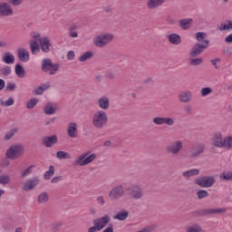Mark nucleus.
Returning a JSON list of instances; mask_svg holds the SVG:
<instances>
[{
    "instance_id": "23",
    "label": "nucleus",
    "mask_w": 232,
    "mask_h": 232,
    "mask_svg": "<svg viewBox=\"0 0 232 232\" xmlns=\"http://www.w3.org/2000/svg\"><path fill=\"white\" fill-rule=\"evenodd\" d=\"M58 140L57 135L47 136L44 138V144L46 148H52L53 144H57Z\"/></svg>"
},
{
    "instance_id": "62",
    "label": "nucleus",
    "mask_w": 232,
    "mask_h": 232,
    "mask_svg": "<svg viewBox=\"0 0 232 232\" xmlns=\"http://www.w3.org/2000/svg\"><path fill=\"white\" fill-rule=\"evenodd\" d=\"M151 82H153L151 78H147L144 80V84H151Z\"/></svg>"
},
{
    "instance_id": "48",
    "label": "nucleus",
    "mask_w": 232,
    "mask_h": 232,
    "mask_svg": "<svg viewBox=\"0 0 232 232\" xmlns=\"http://www.w3.org/2000/svg\"><path fill=\"white\" fill-rule=\"evenodd\" d=\"M34 166L32 165L30 167H28L27 169H25L23 172H22V177L24 178V177H28L29 175L32 174V171H34Z\"/></svg>"
},
{
    "instance_id": "31",
    "label": "nucleus",
    "mask_w": 232,
    "mask_h": 232,
    "mask_svg": "<svg viewBox=\"0 0 232 232\" xmlns=\"http://www.w3.org/2000/svg\"><path fill=\"white\" fill-rule=\"evenodd\" d=\"M55 175V167L53 165L49 166L48 170L44 173V180H50L53 176Z\"/></svg>"
},
{
    "instance_id": "28",
    "label": "nucleus",
    "mask_w": 232,
    "mask_h": 232,
    "mask_svg": "<svg viewBox=\"0 0 232 232\" xmlns=\"http://www.w3.org/2000/svg\"><path fill=\"white\" fill-rule=\"evenodd\" d=\"M128 215H130V213L128 212V210H121L119 211L116 215L113 216L114 220H126V218H128Z\"/></svg>"
},
{
    "instance_id": "11",
    "label": "nucleus",
    "mask_w": 232,
    "mask_h": 232,
    "mask_svg": "<svg viewBox=\"0 0 232 232\" xmlns=\"http://www.w3.org/2000/svg\"><path fill=\"white\" fill-rule=\"evenodd\" d=\"M14 7L8 2L0 3V17H12Z\"/></svg>"
},
{
    "instance_id": "20",
    "label": "nucleus",
    "mask_w": 232,
    "mask_h": 232,
    "mask_svg": "<svg viewBox=\"0 0 232 232\" xmlns=\"http://www.w3.org/2000/svg\"><path fill=\"white\" fill-rule=\"evenodd\" d=\"M67 135L71 139H77L79 132L77 131V123L70 122L67 126Z\"/></svg>"
},
{
    "instance_id": "26",
    "label": "nucleus",
    "mask_w": 232,
    "mask_h": 232,
    "mask_svg": "<svg viewBox=\"0 0 232 232\" xmlns=\"http://www.w3.org/2000/svg\"><path fill=\"white\" fill-rule=\"evenodd\" d=\"M169 39V43H170V44H174L175 46L180 44V43H182V37H180L179 34H171L168 36Z\"/></svg>"
},
{
    "instance_id": "6",
    "label": "nucleus",
    "mask_w": 232,
    "mask_h": 232,
    "mask_svg": "<svg viewBox=\"0 0 232 232\" xmlns=\"http://www.w3.org/2000/svg\"><path fill=\"white\" fill-rule=\"evenodd\" d=\"M32 41L30 42V49L33 53V55H37L41 52V49L39 48V43L41 42V34L37 32L31 33Z\"/></svg>"
},
{
    "instance_id": "16",
    "label": "nucleus",
    "mask_w": 232,
    "mask_h": 232,
    "mask_svg": "<svg viewBox=\"0 0 232 232\" xmlns=\"http://www.w3.org/2000/svg\"><path fill=\"white\" fill-rule=\"evenodd\" d=\"M37 186H39V178L34 177L27 179L23 184V189L24 191H32V189H34V188H37Z\"/></svg>"
},
{
    "instance_id": "51",
    "label": "nucleus",
    "mask_w": 232,
    "mask_h": 232,
    "mask_svg": "<svg viewBox=\"0 0 232 232\" xmlns=\"http://www.w3.org/2000/svg\"><path fill=\"white\" fill-rule=\"evenodd\" d=\"M23 1L24 0H9L13 6H21V5H23Z\"/></svg>"
},
{
    "instance_id": "3",
    "label": "nucleus",
    "mask_w": 232,
    "mask_h": 232,
    "mask_svg": "<svg viewBox=\"0 0 232 232\" xmlns=\"http://www.w3.org/2000/svg\"><path fill=\"white\" fill-rule=\"evenodd\" d=\"M113 39H115L113 34L101 33L93 39V44L96 45L97 48H104V46H108V44H110Z\"/></svg>"
},
{
    "instance_id": "13",
    "label": "nucleus",
    "mask_w": 232,
    "mask_h": 232,
    "mask_svg": "<svg viewBox=\"0 0 232 232\" xmlns=\"http://www.w3.org/2000/svg\"><path fill=\"white\" fill-rule=\"evenodd\" d=\"M152 122L153 124H156V126H164V124L167 126H173V124H175V119L157 116L153 118Z\"/></svg>"
},
{
    "instance_id": "36",
    "label": "nucleus",
    "mask_w": 232,
    "mask_h": 232,
    "mask_svg": "<svg viewBox=\"0 0 232 232\" xmlns=\"http://www.w3.org/2000/svg\"><path fill=\"white\" fill-rule=\"evenodd\" d=\"M92 57H93V52L92 51H88V52H85L83 54H82L78 61L80 63H85V61H88V59H92Z\"/></svg>"
},
{
    "instance_id": "46",
    "label": "nucleus",
    "mask_w": 232,
    "mask_h": 232,
    "mask_svg": "<svg viewBox=\"0 0 232 232\" xmlns=\"http://www.w3.org/2000/svg\"><path fill=\"white\" fill-rule=\"evenodd\" d=\"M196 39H197V41H198V43H202V44H204V41H207V40H204V39H206V33H204V32L197 33Z\"/></svg>"
},
{
    "instance_id": "61",
    "label": "nucleus",
    "mask_w": 232,
    "mask_h": 232,
    "mask_svg": "<svg viewBox=\"0 0 232 232\" xmlns=\"http://www.w3.org/2000/svg\"><path fill=\"white\" fill-rule=\"evenodd\" d=\"M103 232H113V226L110 225Z\"/></svg>"
},
{
    "instance_id": "5",
    "label": "nucleus",
    "mask_w": 232,
    "mask_h": 232,
    "mask_svg": "<svg viewBox=\"0 0 232 232\" xmlns=\"http://www.w3.org/2000/svg\"><path fill=\"white\" fill-rule=\"evenodd\" d=\"M61 66L57 63L52 62V59L44 58L42 61V70L48 75H55L59 72Z\"/></svg>"
},
{
    "instance_id": "8",
    "label": "nucleus",
    "mask_w": 232,
    "mask_h": 232,
    "mask_svg": "<svg viewBox=\"0 0 232 232\" xmlns=\"http://www.w3.org/2000/svg\"><path fill=\"white\" fill-rule=\"evenodd\" d=\"M184 148V141L180 140H176L167 146V152L170 155H179Z\"/></svg>"
},
{
    "instance_id": "44",
    "label": "nucleus",
    "mask_w": 232,
    "mask_h": 232,
    "mask_svg": "<svg viewBox=\"0 0 232 232\" xmlns=\"http://www.w3.org/2000/svg\"><path fill=\"white\" fill-rule=\"evenodd\" d=\"M0 184H2V186H6V184H10V176L7 174L0 176Z\"/></svg>"
},
{
    "instance_id": "58",
    "label": "nucleus",
    "mask_w": 232,
    "mask_h": 232,
    "mask_svg": "<svg viewBox=\"0 0 232 232\" xmlns=\"http://www.w3.org/2000/svg\"><path fill=\"white\" fill-rule=\"evenodd\" d=\"M99 231V228H97V226L94 225V227H91L89 229H88V232H97Z\"/></svg>"
},
{
    "instance_id": "54",
    "label": "nucleus",
    "mask_w": 232,
    "mask_h": 232,
    "mask_svg": "<svg viewBox=\"0 0 232 232\" xmlns=\"http://www.w3.org/2000/svg\"><path fill=\"white\" fill-rule=\"evenodd\" d=\"M63 180V177L57 176L52 179L51 182L52 184H57V182H61Z\"/></svg>"
},
{
    "instance_id": "1",
    "label": "nucleus",
    "mask_w": 232,
    "mask_h": 232,
    "mask_svg": "<svg viewBox=\"0 0 232 232\" xmlns=\"http://www.w3.org/2000/svg\"><path fill=\"white\" fill-rule=\"evenodd\" d=\"M211 144L214 148H225L229 150L232 147V136L224 138L222 132H215L211 138Z\"/></svg>"
},
{
    "instance_id": "35",
    "label": "nucleus",
    "mask_w": 232,
    "mask_h": 232,
    "mask_svg": "<svg viewBox=\"0 0 232 232\" xmlns=\"http://www.w3.org/2000/svg\"><path fill=\"white\" fill-rule=\"evenodd\" d=\"M14 102H15V101L12 97H9L5 101L3 99H0V104H1V106H4V108H8L10 106H14Z\"/></svg>"
},
{
    "instance_id": "43",
    "label": "nucleus",
    "mask_w": 232,
    "mask_h": 232,
    "mask_svg": "<svg viewBox=\"0 0 232 232\" xmlns=\"http://www.w3.org/2000/svg\"><path fill=\"white\" fill-rule=\"evenodd\" d=\"M1 75H4L5 77L10 75L12 73V68L8 65L4 66L0 69Z\"/></svg>"
},
{
    "instance_id": "42",
    "label": "nucleus",
    "mask_w": 232,
    "mask_h": 232,
    "mask_svg": "<svg viewBox=\"0 0 232 232\" xmlns=\"http://www.w3.org/2000/svg\"><path fill=\"white\" fill-rule=\"evenodd\" d=\"M39 102V100L37 98L31 99L29 102L26 103V107L28 110H34L35 106H37V103Z\"/></svg>"
},
{
    "instance_id": "33",
    "label": "nucleus",
    "mask_w": 232,
    "mask_h": 232,
    "mask_svg": "<svg viewBox=\"0 0 232 232\" xmlns=\"http://www.w3.org/2000/svg\"><path fill=\"white\" fill-rule=\"evenodd\" d=\"M56 159H59V160H63L64 159L70 160L72 159V155L64 150H59L56 152Z\"/></svg>"
},
{
    "instance_id": "30",
    "label": "nucleus",
    "mask_w": 232,
    "mask_h": 232,
    "mask_svg": "<svg viewBox=\"0 0 232 232\" xmlns=\"http://www.w3.org/2000/svg\"><path fill=\"white\" fill-rule=\"evenodd\" d=\"M14 72L17 77H20V79L24 78V76L26 75V72L24 71V68H23V66L19 63L15 65Z\"/></svg>"
},
{
    "instance_id": "10",
    "label": "nucleus",
    "mask_w": 232,
    "mask_h": 232,
    "mask_svg": "<svg viewBox=\"0 0 232 232\" xmlns=\"http://www.w3.org/2000/svg\"><path fill=\"white\" fill-rule=\"evenodd\" d=\"M194 182L200 188H211L213 187V184H215L216 179L213 176H202L196 179Z\"/></svg>"
},
{
    "instance_id": "49",
    "label": "nucleus",
    "mask_w": 232,
    "mask_h": 232,
    "mask_svg": "<svg viewBox=\"0 0 232 232\" xmlns=\"http://www.w3.org/2000/svg\"><path fill=\"white\" fill-rule=\"evenodd\" d=\"M204 60L202 58H193L190 60L191 66H198V64H202Z\"/></svg>"
},
{
    "instance_id": "29",
    "label": "nucleus",
    "mask_w": 232,
    "mask_h": 232,
    "mask_svg": "<svg viewBox=\"0 0 232 232\" xmlns=\"http://www.w3.org/2000/svg\"><path fill=\"white\" fill-rule=\"evenodd\" d=\"M191 23H193V19L191 18L182 19L179 21V26L182 30H188V28H191Z\"/></svg>"
},
{
    "instance_id": "19",
    "label": "nucleus",
    "mask_w": 232,
    "mask_h": 232,
    "mask_svg": "<svg viewBox=\"0 0 232 232\" xmlns=\"http://www.w3.org/2000/svg\"><path fill=\"white\" fill-rule=\"evenodd\" d=\"M96 105L103 111L110 110V98L108 96H101L96 101Z\"/></svg>"
},
{
    "instance_id": "47",
    "label": "nucleus",
    "mask_w": 232,
    "mask_h": 232,
    "mask_svg": "<svg viewBox=\"0 0 232 232\" xmlns=\"http://www.w3.org/2000/svg\"><path fill=\"white\" fill-rule=\"evenodd\" d=\"M198 198H207V197H209V193H208L207 190L201 189L197 192Z\"/></svg>"
},
{
    "instance_id": "60",
    "label": "nucleus",
    "mask_w": 232,
    "mask_h": 232,
    "mask_svg": "<svg viewBox=\"0 0 232 232\" xmlns=\"http://www.w3.org/2000/svg\"><path fill=\"white\" fill-rule=\"evenodd\" d=\"M5 80L0 79V92L1 90H5Z\"/></svg>"
},
{
    "instance_id": "9",
    "label": "nucleus",
    "mask_w": 232,
    "mask_h": 232,
    "mask_svg": "<svg viewBox=\"0 0 232 232\" xmlns=\"http://www.w3.org/2000/svg\"><path fill=\"white\" fill-rule=\"evenodd\" d=\"M23 153H24V149H23V146L13 145L8 149V150L6 152V157H7V159L15 160V159H19V157H21V155H23Z\"/></svg>"
},
{
    "instance_id": "55",
    "label": "nucleus",
    "mask_w": 232,
    "mask_h": 232,
    "mask_svg": "<svg viewBox=\"0 0 232 232\" xmlns=\"http://www.w3.org/2000/svg\"><path fill=\"white\" fill-rule=\"evenodd\" d=\"M69 35L73 39H77V37H79V33L77 31H69Z\"/></svg>"
},
{
    "instance_id": "21",
    "label": "nucleus",
    "mask_w": 232,
    "mask_h": 232,
    "mask_svg": "<svg viewBox=\"0 0 232 232\" xmlns=\"http://www.w3.org/2000/svg\"><path fill=\"white\" fill-rule=\"evenodd\" d=\"M178 98L179 102H183L184 104H187L188 102H191L193 99V95L189 91H183L179 92V94L178 95Z\"/></svg>"
},
{
    "instance_id": "45",
    "label": "nucleus",
    "mask_w": 232,
    "mask_h": 232,
    "mask_svg": "<svg viewBox=\"0 0 232 232\" xmlns=\"http://www.w3.org/2000/svg\"><path fill=\"white\" fill-rule=\"evenodd\" d=\"M219 178L221 180H231L232 179V172L231 171H224L220 174Z\"/></svg>"
},
{
    "instance_id": "57",
    "label": "nucleus",
    "mask_w": 232,
    "mask_h": 232,
    "mask_svg": "<svg viewBox=\"0 0 232 232\" xmlns=\"http://www.w3.org/2000/svg\"><path fill=\"white\" fill-rule=\"evenodd\" d=\"M218 63H220V58H215L211 60V63L215 68H218V65L217 64Z\"/></svg>"
},
{
    "instance_id": "17",
    "label": "nucleus",
    "mask_w": 232,
    "mask_h": 232,
    "mask_svg": "<svg viewBox=\"0 0 232 232\" xmlns=\"http://www.w3.org/2000/svg\"><path fill=\"white\" fill-rule=\"evenodd\" d=\"M38 44L44 53H49L50 48H52V42L50 41V38L47 36L42 37Z\"/></svg>"
},
{
    "instance_id": "39",
    "label": "nucleus",
    "mask_w": 232,
    "mask_h": 232,
    "mask_svg": "<svg viewBox=\"0 0 232 232\" xmlns=\"http://www.w3.org/2000/svg\"><path fill=\"white\" fill-rule=\"evenodd\" d=\"M232 29V22L231 21H228V22H226V23H222L220 24V26L218 27V30L220 32H226L227 30H231Z\"/></svg>"
},
{
    "instance_id": "59",
    "label": "nucleus",
    "mask_w": 232,
    "mask_h": 232,
    "mask_svg": "<svg viewBox=\"0 0 232 232\" xmlns=\"http://www.w3.org/2000/svg\"><path fill=\"white\" fill-rule=\"evenodd\" d=\"M185 111H186L187 113H191V112L193 111V108H191V106H189V105H187V106L185 107Z\"/></svg>"
},
{
    "instance_id": "22",
    "label": "nucleus",
    "mask_w": 232,
    "mask_h": 232,
    "mask_svg": "<svg viewBox=\"0 0 232 232\" xmlns=\"http://www.w3.org/2000/svg\"><path fill=\"white\" fill-rule=\"evenodd\" d=\"M17 55L22 63H28L30 61V53L24 48H19L17 50Z\"/></svg>"
},
{
    "instance_id": "53",
    "label": "nucleus",
    "mask_w": 232,
    "mask_h": 232,
    "mask_svg": "<svg viewBox=\"0 0 232 232\" xmlns=\"http://www.w3.org/2000/svg\"><path fill=\"white\" fill-rule=\"evenodd\" d=\"M67 59H68V61H73V59H75V52L69 51L67 53Z\"/></svg>"
},
{
    "instance_id": "40",
    "label": "nucleus",
    "mask_w": 232,
    "mask_h": 232,
    "mask_svg": "<svg viewBox=\"0 0 232 232\" xmlns=\"http://www.w3.org/2000/svg\"><path fill=\"white\" fill-rule=\"evenodd\" d=\"M17 131H18L17 127H14L10 130H8L5 135V140H10V139H12V137H14V135H15Z\"/></svg>"
},
{
    "instance_id": "63",
    "label": "nucleus",
    "mask_w": 232,
    "mask_h": 232,
    "mask_svg": "<svg viewBox=\"0 0 232 232\" xmlns=\"http://www.w3.org/2000/svg\"><path fill=\"white\" fill-rule=\"evenodd\" d=\"M226 43H232V34H229L225 39Z\"/></svg>"
},
{
    "instance_id": "25",
    "label": "nucleus",
    "mask_w": 232,
    "mask_h": 232,
    "mask_svg": "<svg viewBox=\"0 0 232 232\" xmlns=\"http://www.w3.org/2000/svg\"><path fill=\"white\" fill-rule=\"evenodd\" d=\"M59 107L55 103H47L44 109L45 115H53Z\"/></svg>"
},
{
    "instance_id": "64",
    "label": "nucleus",
    "mask_w": 232,
    "mask_h": 232,
    "mask_svg": "<svg viewBox=\"0 0 232 232\" xmlns=\"http://www.w3.org/2000/svg\"><path fill=\"white\" fill-rule=\"evenodd\" d=\"M77 30V25H72L69 27V31H76Z\"/></svg>"
},
{
    "instance_id": "52",
    "label": "nucleus",
    "mask_w": 232,
    "mask_h": 232,
    "mask_svg": "<svg viewBox=\"0 0 232 232\" xmlns=\"http://www.w3.org/2000/svg\"><path fill=\"white\" fill-rule=\"evenodd\" d=\"M5 90L7 92H14V90H15V83H12V82L7 83V85L5 86Z\"/></svg>"
},
{
    "instance_id": "2",
    "label": "nucleus",
    "mask_w": 232,
    "mask_h": 232,
    "mask_svg": "<svg viewBox=\"0 0 232 232\" xmlns=\"http://www.w3.org/2000/svg\"><path fill=\"white\" fill-rule=\"evenodd\" d=\"M92 124L96 130H102L108 124V113L106 111L98 110L92 114Z\"/></svg>"
},
{
    "instance_id": "50",
    "label": "nucleus",
    "mask_w": 232,
    "mask_h": 232,
    "mask_svg": "<svg viewBox=\"0 0 232 232\" xmlns=\"http://www.w3.org/2000/svg\"><path fill=\"white\" fill-rule=\"evenodd\" d=\"M96 202L98 206H104L106 204V199L103 196H98L96 198Z\"/></svg>"
},
{
    "instance_id": "37",
    "label": "nucleus",
    "mask_w": 232,
    "mask_h": 232,
    "mask_svg": "<svg viewBox=\"0 0 232 232\" xmlns=\"http://www.w3.org/2000/svg\"><path fill=\"white\" fill-rule=\"evenodd\" d=\"M187 232H204L202 229V227H200L198 224H194L187 227L186 228Z\"/></svg>"
},
{
    "instance_id": "14",
    "label": "nucleus",
    "mask_w": 232,
    "mask_h": 232,
    "mask_svg": "<svg viewBox=\"0 0 232 232\" xmlns=\"http://www.w3.org/2000/svg\"><path fill=\"white\" fill-rule=\"evenodd\" d=\"M208 46H209V41L208 40L204 41L203 44H195L190 52V57L200 55L201 52H204Z\"/></svg>"
},
{
    "instance_id": "34",
    "label": "nucleus",
    "mask_w": 232,
    "mask_h": 232,
    "mask_svg": "<svg viewBox=\"0 0 232 232\" xmlns=\"http://www.w3.org/2000/svg\"><path fill=\"white\" fill-rule=\"evenodd\" d=\"M198 173H200V170H198V169H193L183 172V177H185V179H189L190 177H195L198 175Z\"/></svg>"
},
{
    "instance_id": "32",
    "label": "nucleus",
    "mask_w": 232,
    "mask_h": 232,
    "mask_svg": "<svg viewBox=\"0 0 232 232\" xmlns=\"http://www.w3.org/2000/svg\"><path fill=\"white\" fill-rule=\"evenodd\" d=\"M48 200H50V196L46 192H42L40 195H38V204H46Z\"/></svg>"
},
{
    "instance_id": "18",
    "label": "nucleus",
    "mask_w": 232,
    "mask_h": 232,
    "mask_svg": "<svg viewBox=\"0 0 232 232\" xmlns=\"http://www.w3.org/2000/svg\"><path fill=\"white\" fill-rule=\"evenodd\" d=\"M130 197L134 200H140L142 197H144V192L142 191V188L139 185H134L130 188Z\"/></svg>"
},
{
    "instance_id": "12",
    "label": "nucleus",
    "mask_w": 232,
    "mask_h": 232,
    "mask_svg": "<svg viewBox=\"0 0 232 232\" xmlns=\"http://www.w3.org/2000/svg\"><path fill=\"white\" fill-rule=\"evenodd\" d=\"M206 151V144L197 143L189 150L190 159H195Z\"/></svg>"
},
{
    "instance_id": "56",
    "label": "nucleus",
    "mask_w": 232,
    "mask_h": 232,
    "mask_svg": "<svg viewBox=\"0 0 232 232\" xmlns=\"http://www.w3.org/2000/svg\"><path fill=\"white\" fill-rule=\"evenodd\" d=\"M226 208H214L210 210V213H225Z\"/></svg>"
},
{
    "instance_id": "15",
    "label": "nucleus",
    "mask_w": 232,
    "mask_h": 232,
    "mask_svg": "<svg viewBox=\"0 0 232 232\" xmlns=\"http://www.w3.org/2000/svg\"><path fill=\"white\" fill-rule=\"evenodd\" d=\"M108 224H110V216L108 215L93 220V225L96 226L98 231L104 229V227L108 226Z\"/></svg>"
},
{
    "instance_id": "27",
    "label": "nucleus",
    "mask_w": 232,
    "mask_h": 232,
    "mask_svg": "<svg viewBox=\"0 0 232 232\" xmlns=\"http://www.w3.org/2000/svg\"><path fill=\"white\" fill-rule=\"evenodd\" d=\"M2 61L5 64H14V63H15V56H14L12 53L7 52L2 57Z\"/></svg>"
},
{
    "instance_id": "41",
    "label": "nucleus",
    "mask_w": 232,
    "mask_h": 232,
    "mask_svg": "<svg viewBox=\"0 0 232 232\" xmlns=\"http://www.w3.org/2000/svg\"><path fill=\"white\" fill-rule=\"evenodd\" d=\"M213 93V88L211 87H204L200 91L201 97H208V95H211Z\"/></svg>"
},
{
    "instance_id": "24",
    "label": "nucleus",
    "mask_w": 232,
    "mask_h": 232,
    "mask_svg": "<svg viewBox=\"0 0 232 232\" xmlns=\"http://www.w3.org/2000/svg\"><path fill=\"white\" fill-rule=\"evenodd\" d=\"M166 3V0H148L147 7L150 10H155V8H159V6H162Z\"/></svg>"
},
{
    "instance_id": "4",
    "label": "nucleus",
    "mask_w": 232,
    "mask_h": 232,
    "mask_svg": "<svg viewBox=\"0 0 232 232\" xmlns=\"http://www.w3.org/2000/svg\"><path fill=\"white\" fill-rule=\"evenodd\" d=\"M95 159H97V155H95V153L90 154V152H83L74 160L73 164L74 166H80L82 168L84 166H88V164H92Z\"/></svg>"
},
{
    "instance_id": "7",
    "label": "nucleus",
    "mask_w": 232,
    "mask_h": 232,
    "mask_svg": "<svg viewBox=\"0 0 232 232\" xmlns=\"http://www.w3.org/2000/svg\"><path fill=\"white\" fill-rule=\"evenodd\" d=\"M124 195H126V191L124 190V186L122 185H116L109 191V198L111 200H119V198H122Z\"/></svg>"
},
{
    "instance_id": "38",
    "label": "nucleus",
    "mask_w": 232,
    "mask_h": 232,
    "mask_svg": "<svg viewBox=\"0 0 232 232\" xmlns=\"http://www.w3.org/2000/svg\"><path fill=\"white\" fill-rule=\"evenodd\" d=\"M48 88H50V83L43 84L35 89L34 93L35 95H43V93H44Z\"/></svg>"
}]
</instances>
